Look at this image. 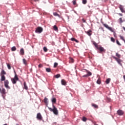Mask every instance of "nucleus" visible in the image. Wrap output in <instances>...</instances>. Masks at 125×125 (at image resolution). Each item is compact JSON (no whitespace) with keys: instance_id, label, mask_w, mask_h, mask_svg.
Listing matches in <instances>:
<instances>
[{"instance_id":"obj_43","label":"nucleus","mask_w":125,"mask_h":125,"mask_svg":"<svg viewBox=\"0 0 125 125\" xmlns=\"http://www.w3.org/2000/svg\"><path fill=\"white\" fill-rule=\"evenodd\" d=\"M42 63H40L39 65V66H38V67H39V68H42Z\"/></svg>"},{"instance_id":"obj_30","label":"nucleus","mask_w":125,"mask_h":125,"mask_svg":"<svg viewBox=\"0 0 125 125\" xmlns=\"http://www.w3.org/2000/svg\"><path fill=\"white\" fill-rule=\"evenodd\" d=\"M12 51H15L16 50V47L13 46L11 48Z\"/></svg>"},{"instance_id":"obj_24","label":"nucleus","mask_w":125,"mask_h":125,"mask_svg":"<svg viewBox=\"0 0 125 125\" xmlns=\"http://www.w3.org/2000/svg\"><path fill=\"white\" fill-rule=\"evenodd\" d=\"M69 62L70 63H74V59L72 58H69Z\"/></svg>"},{"instance_id":"obj_39","label":"nucleus","mask_w":125,"mask_h":125,"mask_svg":"<svg viewBox=\"0 0 125 125\" xmlns=\"http://www.w3.org/2000/svg\"><path fill=\"white\" fill-rule=\"evenodd\" d=\"M111 42H115V39L114 38L111 37L110 38Z\"/></svg>"},{"instance_id":"obj_29","label":"nucleus","mask_w":125,"mask_h":125,"mask_svg":"<svg viewBox=\"0 0 125 125\" xmlns=\"http://www.w3.org/2000/svg\"><path fill=\"white\" fill-rule=\"evenodd\" d=\"M119 20V23L120 24H122V23H123V22H124V21H123V18H120Z\"/></svg>"},{"instance_id":"obj_33","label":"nucleus","mask_w":125,"mask_h":125,"mask_svg":"<svg viewBox=\"0 0 125 125\" xmlns=\"http://www.w3.org/2000/svg\"><path fill=\"white\" fill-rule=\"evenodd\" d=\"M43 49L44 52H47V48H46V47L45 46L43 47Z\"/></svg>"},{"instance_id":"obj_25","label":"nucleus","mask_w":125,"mask_h":125,"mask_svg":"<svg viewBox=\"0 0 125 125\" xmlns=\"http://www.w3.org/2000/svg\"><path fill=\"white\" fill-rule=\"evenodd\" d=\"M53 29H54V31H58V27H57V26L56 25H54L53 26Z\"/></svg>"},{"instance_id":"obj_48","label":"nucleus","mask_w":125,"mask_h":125,"mask_svg":"<svg viewBox=\"0 0 125 125\" xmlns=\"http://www.w3.org/2000/svg\"><path fill=\"white\" fill-rule=\"evenodd\" d=\"M114 33H113V36H114V37L116 38L117 37V35H116V32H113Z\"/></svg>"},{"instance_id":"obj_23","label":"nucleus","mask_w":125,"mask_h":125,"mask_svg":"<svg viewBox=\"0 0 125 125\" xmlns=\"http://www.w3.org/2000/svg\"><path fill=\"white\" fill-rule=\"evenodd\" d=\"M46 71L47 72V73H50V72H51V69H50V68H46Z\"/></svg>"},{"instance_id":"obj_8","label":"nucleus","mask_w":125,"mask_h":125,"mask_svg":"<svg viewBox=\"0 0 125 125\" xmlns=\"http://www.w3.org/2000/svg\"><path fill=\"white\" fill-rule=\"evenodd\" d=\"M113 58L114 59H115V60L117 61V62H118V63L119 64H120V65H121V66L123 65V64H122V60H121V59H120L116 57H113Z\"/></svg>"},{"instance_id":"obj_1","label":"nucleus","mask_w":125,"mask_h":125,"mask_svg":"<svg viewBox=\"0 0 125 125\" xmlns=\"http://www.w3.org/2000/svg\"><path fill=\"white\" fill-rule=\"evenodd\" d=\"M15 73V77L11 79V81L12 82V83L14 84H15L16 83H17V81H19V78H18V76H17V74H16V72L14 71Z\"/></svg>"},{"instance_id":"obj_49","label":"nucleus","mask_w":125,"mask_h":125,"mask_svg":"<svg viewBox=\"0 0 125 125\" xmlns=\"http://www.w3.org/2000/svg\"><path fill=\"white\" fill-rule=\"evenodd\" d=\"M82 21H83V23H85V22H86V21L83 19H82Z\"/></svg>"},{"instance_id":"obj_20","label":"nucleus","mask_w":125,"mask_h":125,"mask_svg":"<svg viewBox=\"0 0 125 125\" xmlns=\"http://www.w3.org/2000/svg\"><path fill=\"white\" fill-rule=\"evenodd\" d=\"M44 103H45V104H47L48 103V99L47 98H45L44 99Z\"/></svg>"},{"instance_id":"obj_11","label":"nucleus","mask_w":125,"mask_h":125,"mask_svg":"<svg viewBox=\"0 0 125 125\" xmlns=\"http://www.w3.org/2000/svg\"><path fill=\"white\" fill-rule=\"evenodd\" d=\"M119 8H120L121 11L122 12V13H125V11L124 9V7H123V5H120L119 6Z\"/></svg>"},{"instance_id":"obj_50","label":"nucleus","mask_w":125,"mask_h":125,"mask_svg":"<svg viewBox=\"0 0 125 125\" xmlns=\"http://www.w3.org/2000/svg\"><path fill=\"white\" fill-rule=\"evenodd\" d=\"M74 42H79V41H78L77 39H75V41Z\"/></svg>"},{"instance_id":"obj_51","label":"nucleus","mask_w":125,"mask_h":125,"mask_svg":"<svg viewBox=\"0 0 125 125\" xmlns=\"http://www.w3.org/2000/svg\"><path fill=\"white\" fill-rule=\"evenodd\" d=\"M119 15H120V16H123V14H121V13H119L118 14Z\"/></svg>"},{"instance_id":"obj_42","label":"nucleus","mask_w":125,"mask_h":125,"mask_svg":"<svg viewBox=\"0 0 125 125\" xmlns=\"http://www.w3.org/2000/svg\"><path fill=\"white\" fill-rule=\"evenodd\" d=\"M116 43L118 45H122V44L120 43V42L118 40L116 41Z\"/></svg>"},{"instance_id":"obj_22","label":"nucleus","mask_w":125,"mask_h":125,"mask_svg":"<svg viewBox=\"0 0 125 125\" xmlns=\"http://www.w3.org/2000/svg\"><path fill=\"white\" fill-rule=\"evenodd\" d=\"M93 44H94V45L95 46V47H96V48H97L98 47V44H97V43H96L95 42H93Z\"/></svg>"},{"instance_id":"obj_10","label":"nucleus","mask_w":125,"mask_h":125,"mask_svg":"<svg viewBox=\"0 0 125 125\" xmlns=\"http://www.w3.org/2000/svg\"><path fill=\"white\" fill-rule=\"evenodd\" d=\"M37 119H38L39 121H42V114H41V113H39L37 114Z\"/></svg>"},{"instance_id":"obj_41","label":"nucleus","mask_w":125,"mask_h":125,"mask_svg":"<svg viewBox=\"0 0 125 125\" xmlns=\"http://www.w3.org/2000/svg\"><path fill=\"white\" fill-rule=\"evenodd\" d=\"M72 2H73V4L74 5H76V3H77V1H76V0H73V1H72Z\"/></svg>"},{"instance_id":"obj_52","label":"nucleus","mask_w":125,"mask_h":125,"mask_svg":"<svg viewBox=\"0 0 125 125\" xmlns=\"http://www.w3.org/2000/svg\"><path fill=\"white\" fill-rule=\"evenodd\" d=\"M94 125H98V124H96V122H94Z\"/></svg>"},{"instance_id":"obj_14","label":"nucleus","mask_w":125,"mask_h":125,"mask_svg":"<svg viewBox=\"0 0 125 125\" xmlns=\"http://www.w3.org/2000/svg\"><path fill=\"white\" fill-rule=\"evenodd\" d=\"M1 82H3L6 81L5 80V76L4 75H1V78H0Z\"/></svg>"},{"instance_id":"obj_17","label":"nucleus","mask_w":125,"mask_h":125,"mask_svg":"<svg viewBox=\"0 0 125 125\" xmlns=\"http://www.w3.org/2000/svg\"><path fill=\"white\" fill-rule=\"evenodd\" d=\"M91 105L92 107H94V108H95L96 109H98V105H97L96 104H92Z\"/></svg>"},{"instance_id":"obj_3","label":"nucleus","mask_w":125,"mask_h":125,"mask_svg":"<svg viewBox=\"0 0 125 125\" xmlns=\"http://www.w3.org/2000/svg\"><path fill=\"white\" fill-rule=\"evenodd\" d=\"M0 92L2 94L3 99H5V96H6V94L7 93L6 90H5L4 88H2V89L0 88Z\"/></svg>"},{"instance_id":"obj_4","label":"nucleus","mask_w":125,"mask_h":125,"mask_svg":"<svg viewBox=\"0 0 125 125\" xmlns=\"http://www.w3.org/2000/svg\"><path fill=\"white\" fill-rule=\"evenodd\" d=\"M9 84V81L8 80H6L4 82V85L5 87L7 88V89H10V86L8 85Z\"/></svg>"},{"instance_id":"obj_35","label":"nucleus","mask_w":125,"mask_h":125,"mask_svg":"<svg viewBox=\"0 0 125 125\" xmlns=\"http://www.w3.org/2000/svg\"><path fill=\"white\" fill-rule=\"evenodd\" d=\"M7 66L9 70H10V69H11V66H10V64L9 63H7Z\"/></svg>"},{"instance_id":"obj_53","label":"nucleus","mask_w":125,"mask_h":125,"mask_svg":"<svg viewBox=\"0 0 125 125\" xmlns=\"http://www.w3.org/2000/svg\"><path fill=\"white\" fill-rule=\"evenodd\" d=\"M123 78H124V80L125 81V75H124V76H123Z\"/></svg>"},{"instance_id":"obj_47","label":"nucleus","mask_w":125,"mask_h":125,"mask_svg":"<svg viewBox=\"0 0 125 125\" xmlns=\"http://www.w3.org/2000/svg\"><path fill=\"white\" fill-rule=\"evenodd\" d=\"M103 2H106V1H108V0H102Z\"/></svg>"},{"instance_id":"obj_6","label":"nucleus","mask_w":125,"mask_h":125,"mask_svg":"<svg viewBox=\"0 0 125 125\" xmlns=\"http://www.w3.org/2000/svg\"><path fill=\"white\" fill-rule=\"evenodd\" d=\"M86 73H87L86 74L83 75V78H87V77H89L92 75V73L90 71H88L87 70H85Z\"/></svg>"},{"instance_id":"obj_40","label":"nucleus","mask_w":125,"mask_h":125,"mask_svg":"<svg viewBox=\"0 0 125 125\" xmlns=\"http://www.w3.org/2000/svg\"><path fill=\"white\" fill-rule=\"evenodd\" d=\"M108 30H109V31H110L111 32H114V30H113V28L112 27H109L108 28Z\"/></svg>"},{"instance_id":"obj_18","label":"nucleus","mask_w":125,"mask_h":125,"mask_svg":"<svg viewBox=\"0 0 125 125\" xmlns=\"http://www.w3.org/2000/svg\"><path fill=\"white\" fill-rule=\"evenodd\" d=\"M91 30H89L87 31V35H88V36H89L90 37V36H91Z\"/></svg>"},{"instance_id":"obj_31","label":"nucleus","mask_w":125,"mask_h":125,"mask_svg":"<svg viewBox=\"0 0 125 125\" xmlns=\"http://www.w3.org/2000/svg\"><path fill=\"white\" fill-rule=\"evenodd\" d=\"M52 103H56V98H53L52 99Z\"/></svg>"},{"instance_id":"obj_15","label":"nucleus","mask_w":125,"mask_h":125,"mask_svg":"<svg viewBox=\"0 0 125 125\" xmlns=\"http://www.w3.org/2000/svg\"><path fill=\"white\" fill-rule=\"evenodd\" d=\"M20 54H21V55H24V54H25V52L24 51V49H23V48L21 49Z\"/></svg>"},{"instance_id":"obj_45","label":"nucleus","mask_w":125,"mask_h":125,"mask_svg":"<svg viewBox=\"0 0 125 125\" xmlns=\"http://www.w3.org/2000/svg\"><path fill=\"white\" fill-rule=\"evenodd\" d=\"M76 40V39H75L74 38H72L71 39V41H72V42H75V41Z\"/></svg>"},{"instance_id":"obj_38","label":"nucleus","mask_w":125,"mask_h":125,"mask_svg":"<svg viewBox=\"0 0 125 125\" xmlns=\"http://www.w3.org/2000/svg\"><path fill=\"white\" fill-rule=\"evenodd\" d=\"M104 26L105 28H106L107 29H109V28L110 27L109 26V25H108V24H104Z\"/></svg>"},{"instance_id":"obj_5","label":"nucleus","mask_w":125,"mask_h":125,"mask_svg":"<svg viewBox=\"0 0 125 125\" xmlns=\"http://www.w3.org/2000/svg\"><path fill=\"white\" fill-rule=\"evenodd\" d=\"M43 31V29L42 27H38L36 28L35 32L36 33H38V34H41Z\"/></svg>"},{"instance_id":"obj_13","label":"nucleus","mask_w":125,"mask_h":125,"mask_svg":"<svg viewBox=\"0 0 125 125\" xmlns=\"http://www.w3.org/2000/svg\"><path fill=\"white\" fill-rule=\"evenodd\" d=\"M4 75H6V72L4 71V70L2 69L0 73V76H4Z\"/></svg>"},{"instance_id":"obj_44","label":"nucleus","mask_w":125,"mask_h":125,"mask_svg":"<svg viewBox=\"0 0 125 125\" xmlns=\"http://www.w3.org/2000/svg\"><path fill=\"white\" fill-rule=\"evenodd\" d=\"M120 38H121V40H122V41H124V42L125 41V39L124 38V37L121 36Z\"/></svg>"},{"instance_id":"obj_7","label":"nucleus","mask_w":125,"mask_h":125,"mask_svg":"<svg viewBox=\"0 0 125 125\" xmlns=\"http://www.w3.org/2000/svg\"><path fill=\"white\" fill-rule=\"evenodd\" d=\"M117 114L118 116H123L125 114V112L122 110L119 109L117 111Z\"/></svg>"},{"instance_id":"obj_9","label":"nucleus","mask_w":125,"mask_h":125,"mask_svg":"<svg viewBox=\"0 0 125 125\" xmlns=\"http://www.w3.org/2000/svg\"><path fill=\"white\" fill-rule=\"evenodd\" d=\"M97 48L98 49V50H100L101 52H105V50L104 49V48L101 46H98Z\"/></svg>"},{"instance_id":"obj_37","label":"nucleus","mask_w":125,"mask_h":125,"mask_svg":"<svg viewBox=\"0 0 125 125\" xmlns=\"http://www.w3.org/2000/svg\"><path fill=\"white\" fill-rule=\"evenodd\" d=\"M58 66V63L57 62H55L54 64V68H56Z\"/></svg>"},{"instance_id":"obj_27","label":"nucleus","mask_w":125,"mask_h":125,"mask_svg":"<svg viewBox=\"0 0 125 125\" xmlns=\"http://www.w3.org/2000/svg\"><path fill=\"white\" fill-rule=\"evenodd\" d=\"M61 77V75H60V74H57L56 75H55V78H56V79H58L59 78H60Z\"/></svg>"},{"instance_id":"obj_36","label":"nucleus","mask_w":125,"mask_h":125,"mask_svg":"<svg viewBox=\"0 0 125 125\" xmlns=\"http://www.w3.org/2000/svg\"><path fill=\"white\" fill-rule=\"evenodd\" d=\"M87 119H86V118L85 117H83L82 120L83 121V122H86Z\"/></svg>"},{"instance_id":"obj_46","label":"nucleus","mask_w":125,"mask_h":125,"mask_svg":"<svg viewBox=\"0 0 125 125\" xmlns=\"http://www.w3.org/2000/svg\"><path fill=\"white\" fill-rule=\"evenodd\" d=\"M106 100L107 101H108V102H110V101H111V99L109 98H107Z\"/></svg>"},{"instance_id":"obj_28","label":"nucleus","mask_w":125,"mask_h":125,"mask_svg":"<svg viewBox=\"0 0 125 125\" xmlns=\"http://www.w3.org/2000/svg\"><path fill=\"white\" fill-rule=\"evenodd\" d=\"M22 61H23V64H24V65H27V61H26V59H23Z\"/></svg>"},{"instance_id":"obj_12","label":"nucleus","mask_w":125,"mask_h":125,"mask_svg":"<svg viewBox=\"0 0 125 125\" xmlns=\"http://www.w3.org/2000/svg\"><path fill=\"white\" fill-rule=\"evenodd\" d=\"M61 83L62 85H67V82H66V81L64 79L62 80Z\"/></svg>"},{"instance_id":"obj_54","label":"nucleus","mask_w":125,"mask_h":125,"mask_svg":"<svg viewBox=\"0 0 125 125\" xmlns=\"http://www.w3.org/2000/svg\"><path fill=\"white\" fill-rule=\"evenodd\" d=\"M39 0H34V1H39Z\"/></svg>"},{"instance_id":"obj_19","label":"nucleus","mask_w":125,"mask_h":125,"mask_svg":"<svg viewBox=\"0 0 125 125\" xmlns=\"http://www.w3.org/2000/svg\"><path fill=\"white\" fill-rule=\"evenodd\" d=\"M97 83L98 84H101V79H100V78H98V80L97 81Z\"/></svg>"},{"instance_id":"obj_34","label":"nucleus","mask_w":125,"mask_h":125,"mask_svg":"<svg viewBox=\"0 0 125 125\" xmlns=\"http://www.w3.org/2000/svg\"><path fill=\"white\" fill-rule=\"evenodd\" d=\"M116 56L118 57V58H121V55L119 54L118 53H116Z\"/></svg>"},{"instance_id":"obj_55","label":"nucleus","mask_w":125,"mask_h":125,"mask_svg":"<svg viewBox=\"0 0 125 125\" xmlns=\"http://www.w3.org/2000/svg\"><path fill=\"white\" fill-rule=\"evenodd\" d=\"M16 125H19L18 124H17Z\"/></svg>"},{"instance_id":"obj_2","label":"nucleus","mask_w":125,"mask_h":125,"mask_svg":"<svg viewBox=\"0 0 125 125\" xmlns=\"http://www.w3.org/2000/svg\"><path fill=\"white\" fill-rule=\"evenodd\" d=\"M53 108H51V107H49L48 109L50 110L51 112H53L54 114V115H58V110H57V108L55 107V106L53 104Z\"/></svg>"},{"instance_id":"obj_21","label":"nucleus","mask_w":125,"mask_h":125,"mask_svg":"<svg viewBox=\"0 0 125 125\" xmlns=\"http://www.w3.org/2000/svg\"><path fill=\"white\" fill-rule=\"evenodd\" d=\"M110 82H111V79L108 78V79H106L105 83H106V84H108L110 83Z\"/></svg>"},{"instance_id":"obj_32","label":"nucleus","mask_w":125,"mask_h":125,"mask_svg":"<svg viewBox=\"0 0 125 125\" xmlns=\"http://www.w3.org/2000/svg\"><path fill=\"white\" fill-rule=\"evenodd\" d=\"M87 2V0H83L82 3L83 4H86V3Z\"/></svg>"},{"instance_id":"obj_26","label":"nucleus","mask_w":125,"mask_h":125,"mask_svg":"<svg viewBox=\"0 0 125 125\" xmlns=\"http://www.w3.org/2000/svg\"><path fill=\"white\" fill-rule=\"evenodd\" d=\"M53 15L54 16H58V17H60L59 14H58V13H57V12L53 13Z\"/></svg>"},{"instance_id":"obj_16","label":"nucleus","mask_w":125,"mask_h":125,"mask_svg":"<svg viewBox=\"0 0 125 125\" xmlns=\"http://www.w3.org/2000/svg\"><path fill=\"white\" fill-rule=\"evenodd\" d=\"M24 88L26 89V90H28V86H27V83L24 82L23 83Z\"/></svg>"}]
</instances>
